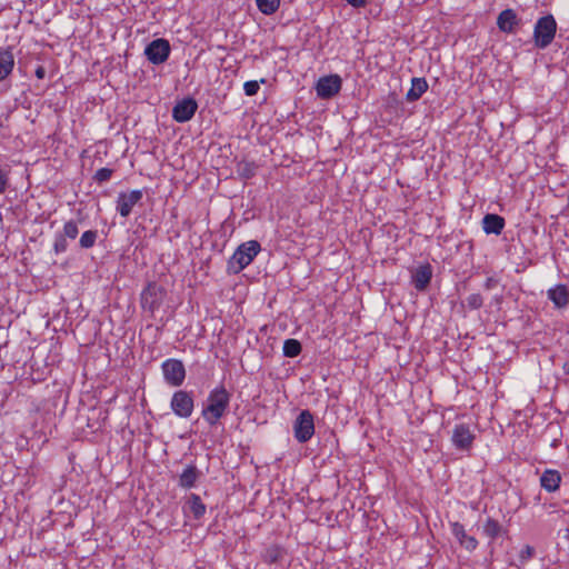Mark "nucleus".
<instances>
[{
	"label": "nucleus",
	"mask_w": 569,
	"mask_h": 569,
	"mask_svg": "<svg viewBox=\"0 0 569 569\" xmlns=\"http://www.w3.org/2000/svg\"><path fill=\"white\" fill-rule=\"evenodd\" d=\"M353 8H362L367 4L366 0H346Z\"/></svg>",
	"instance_id": "obj_36"
},
{
	"label": "nucleus",
	"mask_w": 569,
	"mask_h": 569,
	"mask_svg": "<svg viewBox=\"0 0 569 569\" xmlns=\"http://www.w3.org/2000/svg\"><path fill=\"white\" fill-rule=\"evenodd\" d=\"M412 284L418 291H423L429 286L432 278V269L429 263L419 266L412 272Z\"/></svg>",
	"instance_id": "obj_17"
},
{
	"label": "nucleus",
	"mask_w": 569,
	"mask_h": 569,
	"mask_svg": "<svg viewBox=\"0 0 569 569\" xmlns=\"http://www.w3.org/2000/svg\"><path fill=\"white\" fill-rule=\"evenodd\" d=\"M428 82L425 78H412L411 88L408 90L406 99L409 102L419 100L421 96L428 90Z\"/></svg>",
	"instance_id": "obj_21"
},
{
	"label": "nucleus",
	"mask_w": 569,
	"mask_h": 569,
	"mask_svg": "<svg viewBox=\"0 0 569 569\" xmlns=\"http://www.w3.org/2000/svg\"><path fill=\"white\" fill-rule=\"evenodd\" d=\"M483 533L490 538L491 540L498 538L503 535L506 531L502 526L493 518H487L482 526Z\"/></svg>",
	"instance_id": "obj_23"
},
{
	"label": "nucleus",
	"mask_w": 569,
	"mask_h": 569,
	"mask_svg": "<svg viewBox=\"0 0 569 569\" xmlns=\"http://www.w3.org/2000/svg\"><path fill=\"white\" fill-rule=\"evenodd\" d=\"M98 239L97 230H87L84 231L79 239V247L81 249H90L92 248Z\"/></svg>",
	"instance_id": "obj_26"
},
{
	"label": "nucleus",
	"mask_w": 569,
	"mask_h": 569,
	"mask_svg": "<svg viewBox=\"0 0 569 569\" xmlns=\"http://www.w3.org/2000/svg\"><path fill=\"white\" fill-rule=\"evenodd\" d=\"M557 32V22L552 14L539 18L533 28V41L538 49H546L551 44Z\"/></svg>",
	"instance_id": "obj_3"
},
{
	"label": "nucleus",
	"mask_w": 569,
	"mask_h": 569,
	"mask_svg": "<svg viewBox=\"0 0 569 569\" xmlns=\"http://www.w3.org/2000/svg\"><path fill=\"white\" fill-rule=\"evenodd\" d=\"M171 47L167 39L159 38L152 40L144 49L147 59L153 64L166 62L170 56Z\"/></svg>",
	"instance_id": "obj_6"
},
{
	"label": "nucleus",
	"mask_w": 569,
	"mask_h": 569,
	"mask_svg": "<svg viewBox=\"0 0 569 569\" xmlns=\"http://www.w3.org/2000/svg\"><path fill=\"white\" fill-rule=\"evenodd\" d=\"M302 347L297 339H287L283 342V356L288 358L298 357L301 353Z\"/></svg>",
	"instance_id": "obj_25"
},
{
	"label": "nucleus",
	"mask_w": 569,
	"mask_h": 569,
	"mask_svg": "<svg viewBox=\"0 0 569 569\" xmlns=\"http://www.w3.org/2000/svg\"><path fill=\"white\" fill-rule=\"evenodd\" d=\"M519 23L520 19L512 9H505L498 14L497 27L501 32L515 33Z\"/></svg>",
	"instance_id": "obj_13"
},
{
	"label": "nucleus",
	"mask_w": 569,
	"mask_h": 569,
	"mask_svg": "<svg viewBox=\"0 0 569 569\" xmlns=\"http://www.w3.org/2000/svg\"><path fill=\"white\" fill-rule=\"evenodd\" d=\"M230 403V393L223 387L210 391L207 405L202 409V417L209 426H216L226 415Z\"/></svg>",
	"instance_id": "obj_1"
},
{
	"label": "nucleus",
	"mask_w": 569,
	"mask_h": 569,
	"mask_svg": "<svg viewBox=\"0 0 569 569\" xmlns=\"http://www.w3.org/2000/svg\"><path fill=\"white\" fill-rule=\"evenodd\" d=\"M198 103L193 98H184L178 101L172 109V118L180 123L189 121L196 113Z\"/></svg>",
	"instance_id": "obj_11"
},
{
	"label": "nucleus",
	"mask_w": 569,
	"mask_h": 569,
	"mask_svg": "<svg viewBox=\"0 0 569 569\" xmlns=\"http://www.w3.org/2000/svg\"><path fill=\"white\" fill-rule=\"evenodd\" d=\"M256 3L263 14L270 16L278 10L280 0H256Z\"/></svg>",
	"instance_id": "obj_27"
},
{
	"label": "nucleus",
	"mask_w": 569,
	"mask_h": 569,
	"mask_svg": "<svg viewBox=\"0 0 569 569\" xmlns=\"http://www.w3.org/2000/svg\"><path fill=\"white\" fill-rule=\"evenodd\" d=\"M451 532L466 550L473 551L478 547V540L473 536L467 535L463 525L460 522L451 523Z\"/></svg>",
	"instance_id": "obj_16"
},
{
	"label": "nucleus",
	"mask_w": 569,
	"mask_h": 569,
	"mask_svg": "<svg viewBox=\"0 0 569 569\" xmlns=\"http://www.w3.org/2000/svg\"><path fill=\"white\" fill-rule=\"evenodd\" d=\"M164 380L172 387H179L186 378V369L182 361L178 359H167L161 365Z\"/></svg>",
	"instance_id": "obj_7"
},
{
	"label": "nucleus",
	"mask_w": 569,
	"mask_h": 569,
	"mask_svg": "<svg viewBox=\"0 0 569 569\" xmlns=\"http://www.w3.org/2000/svg\"><path fill=\"white\" fill-rule=\"evenodd\" d=\"M535 548L527 545L523 547V549L520 551L519 559L521 563H526L528 560H530L535 556Z\"/></svg>",
	"instance_id": "obj_34"
},
{
	"label": "nucleus",
	"mask_w": 569,
	"mask_h": 569,
	"mask_svg": "<svg viewBox=\"0 0 569 569\" xmlns=\"http://www.w3.org/2000/svg\"><path fill=\"white\" fill-rule=\"evenodd\" d=\"M68 247H69L68 239L64 238L61 233L57 232L54 234V239H53V246H52L53 252L56 254H61L68 250Z\"/></svg>",
	"instance_id": "obj_29"
},
{
	"label": "nucleus",
	"mask_w": 569,
	"mask_h": 569,
	"mask_svg": "<svg viewBox=\"0 0 569 569\" xmlns=\"http://www.w3.org/2000/svg\"><path fill=\"white\" fill-rule=\"evenodd\" d=\"M260 250L261 246L257 240L241 243L228 260V273L237 274L241 272L253 261Z\"/></svg>",
	"instance_id": "obj_2"
},
{
	"label": "nucleus",
	"mask_w": 569,
	"mask_h": 569,
	"mask_svg": "<svg viewBox=\"0 0 569 569\" xmlns=\"http://www.w3.org/2000/svg\"><path fill=\"white\" fill-rule=\"evenodd\" d=\"M200 476L201 472L194 465H188L179 476L178 485L183 489H191Z\"/></svg>",
	"instance_id": "obj_19"
},
{
	"label": "nucleus",
	"mask_w": 569,
	"mask_h": 569,
	"mask_svg": "<svg viewBox=\"0 0 569 569\" xmlns=\"http://www.w3.org/2000/svg\"><path fill=\"white\" fill-rule=\"evenodd\" d=\"M293 436L300 443L309 441L315 433L313 416L309 410H302L293 421Z\"/></svg>",
	"instance_id": "obj_5"
},
{
	"label": "nucleus",
	"mask_w": 569,
	"mask_h": 569,
	"mask_svg": "<svg viewBox=\"0 0 569 569\" xmlns=\"http://www.w3.org/2000/svg\"><path fill=\"white\" fill-rule=\"evenodd\" d=\"M184 509L192 513L194 519H200L206 513L207 508L198 495L191 493L186 502Z\"/></svg>",
	"instance_id": "obj_22"
},
{
	"label": "nucleus",
	"mask_w": 569,
	"mask_h": 569,
	"mask_svg": "<svg viewBox=\"0 0 569 569\" xmlns=\"http://www.w3.org/2000/svg\"><path fill=\"white\" fill-rule=\"evenodd\" d=\"M44 76H46V70H44V68H43V67H41V66H40V67H38V68L36 69V77H37L38 79H43V78H44Z\"/></svg>",
	"instance_id": "obj_37"
},
{
	"label": "nucleus",
	"mask_w": 569,
	"mask_h": 569,
	"mask_svg": "<svg viewBox=\"0 0 569 569\" xmlns=\"http://www.w3.org/2000/svg\"><path fill=\"white\" fill-rule=\"evenodd\" d=\"M563 370H565V372H566L567 375H569V362H566V363L563 365Z\"/></svg>",
	"instance_id": "obj_38"
},
{
	"label": "nucleus",
	"mask_w": 569,
	"mask_h": 569,
	"mask_svg": "<svg viewBox=\"0 0 569 569\" xmlns=\"http://www.w3.org/2000/svg\"><path fill=\"white\" fill-rule=\"evenodd\" d=\"M64 238L74 240L79 234L78 221L69 220L64 222L63 228L59 231Z\"/></svg>",
	"instance_id": "obj_28"
},
{
	"label": "nucleus",
	"mask_w": 569,
	"mask_h": 569,
	"mask_svg": "<svg viewBox=\"0 0 569 569\" xmlns=\"http://www.w3.org/2000/svg\"><path fill=\"white\" fill-rule=\"evenodd\" d=\"M547 297L556 309H565L569 306V288L566 284L559 283L551 287L547 291Z\"/></svg>",
	"instance_id": "obj_14"
},
{
	"label": "nucleus",
	"mask_w": 569,
	"mask_h": 569,
	"mask_svg": "<svg viewBox=\"0 0 569 569\" xmlns=\"http://www.w3.org/2000/svg\"><path fill=\"white\" fill-rule=\"evenodd\" d=\"M259 88H260L259 82H258V81H254V80L247 81V82H244V84H243L244 93H246L248 97H252V96L257 94V92H258Z\"/></svg>",
	"instance_id": "obj_33"
},
{
	"label": "nucleus",
	"mask_w": 569,
	"mask_h": 569,
	"mask_svg": "<svg viewBox=\"0 0 569 569\" xmlns=\"http://www.w3.org/2000/svg\"><path fill=\"white\" fill-rule=\"evenodd\" d=\"M505 227V219L495 213H487L482 219V228L487 234H500Z\"/></svg>",
	"instance_id": "obj_20"
},
{
	"label": "nucleus",
	"mask_w": 569,
	"mask_h": 569,
	"mask_svg": "<svg viewBox=\"0 0 569 569\" xmlns=\"http://www.w3.org/2000/svg\"><path fill=\"white\" fill-rule=\"evenodd\" d=\"M141 190H132L129 193L120 192L117 199V211L121 217L127 218L132 208L142 199Z\"/></svg>",
	"instance_id": "obj_12"
},
{
	"label": "nucleus",
	"mask_w": 569,
	"mask_h": 569,
	"mask_svg": "<svg viewBox=\"0 0 569 569\" xmlns=\"http://www.w3.org/2000/svg\"><path fill=\"white\" fill-rule=\"evenodd\" d=\"M14 68V56L11 47H0V82L6 81Z\"/></svg>",
	"instance_id": "obj_15"
},
{
	"label": "nucleus",
	"mask_w": 569,
	"mask_h": 569,
	"mask_svg": "<svg viewBox=\"0 0 569 569\" xmlns=\"http://www.w3.org/2000/svg\"><path fill=\"white\" fill-rule=\"evenodd\" d=\"M10 186V167L0 164V194H3Z\"/></svg>",
	"instance_id": "obj_30"
},
{
	"label": "nucleus",
	"mask_w": 569,
	"mask_h": 569,
	"mask_svg": "<svg viewBox=\"0 0 569 569\" xmlns=\"http://www.w3.org/2000/svg\"><path fill=\"white\" fill-rule=\"evenodd\" d=\"M341 86L342 80L338 74L321 77L316 84L317 96L321 99H330L341 90Z\"/></svg>",
	"instance_id": "obj_10"
},
{
	"label": "nucleus",
	"mask_w": 569,
	"mask_h": 569,
	"mask_svg": "<svg viewBox=\"0 0 569 569\" xmlns=\"http://www.w3.org/2000/svg\"><path fill=\"white\" fill-rule=\"evenodd\" d=\"M170 407L176 416L189 418L192 415L194 402L190 392L178 390L173 393Z\"/></svg>",
	"instance_id": "obj_8"
},
{
	"label": "nucleus",
	"mask_w": 569,
	"mask_h": 569,
	"mask_svg": "<svg viewBox=\"0 0 569 569\" xmlns=\"http://www.w3.org/2000/svg\"><path fill=\"white\" fill-rule=\"evenodd\" d=\"M257 164L253 161L242 160L236 166L237 174L244 180L252 178L257 172Z\"/></svg>",
	"instance_id": "obj_24"
},
{
	"label": "nucleus",
	"mask_w": 569,
	"mask_h": 569,
	"mask_svg": "<svg viewBox=\"0 0 569 569\" xmlns=\"http://www.w3.org/2000/svg\"><path fill=\"white\" fill-rule=\"evenodd\" d=\"M164 290L154 282L149 283L141 292V307L143 310L153 312L157 310L163 299Z\"/></svg>",
	"instance_id": "obj_9"
},
{
	"label": "nucleus",
	"mask_w": 569,
	"mask_h": 569,
	"mask_svg": "<svg viewBox=\"0 0 569 569\" xmlns=\"http://www.w3.org/2000/svg\"><path fill=\"white\" fill-rule=\"evenodd\" d=\"M476 439L475 430L471 425L460 422L456 423L451 431V442L453 447L462 452H469Z\"/></svg>",
	"instance_id": "obj_4"
},
{
	"label": "nucleus",
	"mask_w": 569,
	"mask_h": 569,
	"mask_svg": "<svg viewBox=\"0 0 569 569\" xmlns=\"http://www.w3.org/2000/svg\"><path fill=\"white\" fill-rule=\"evenodd\" d=\"M499 284V281L498 279L493 278V277H489L486 279L485 283H483V288L486 290H492L495 289L497 286Z\"/></svg>",
	"instance_id": "obj_35"
},
{
	"label": "nucleus",
	"mask_w": 569,
	"mask_h": 569,
	"mask_svg": "<svg viewBox=\"0 0 569 569\" xmlns=\"http://www.w3.org/2000/svg\"><path fill=\"white\" fill-rule=\"evenodd\" d=\"M467 307L472 310L480 309L483 305V298L480 293H471L466 299Z\"/></svg>",
	"instance_id": "obj_31"
},
{
	"label": "nucleus",
	"mask_w": 569,
	"mask_h": 569,
	"mask_svg": "<svg viewBox=\"0 0 569 569\" xmlns=\"http://www.w3.org/2000/svg\"><path fill=\"white\" fill-rule=\"evenodd\" d=\"M560 482L561 475L555 469H546L540 477V486L548 492L557 491Z\"/></svg>",
	"instance_id": "obj_18"
},
{
	"label": "nucleus",
	"mask_w": 569,
	"mask_h": 569,
	"mask_svg": "<svg viewBox=\"0 0 569 569\" xmlns=\"http://www.w3.org/2000/svg\"><path fill=\"white\" fill-rule=\"evenodd\" d=\"M112 172L113 171L111 169H109V168H101V169L96 171L93 179L98 183H103V182L110 180V178L112 176Z\"/></svg>",
	"instance_id": "obj_32"
}]
</instances>
